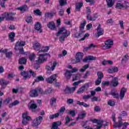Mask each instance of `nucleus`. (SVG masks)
<instances>
[{"instance_id": "6", "label": "nucleus", "mask_w": 129, "mask_h": 129, "mask_svg": "<svg viewBox=\"0 0 129 129\" xmlns=\"http://www.w3.org/2000/svg\"><path fill=\"white\" fill-rule=\"evenodd\" d=\"M90 84L89 83H87L81 86L78 90L77 93L78 94H82V93H84V91L85 90H88V88H89Z\"/></svg>"}, {"instance_id": "21", "label": "nucleus", "mask_w": 129, "mask_h": 129, "mask_svg": "<svg viewBox=\"0 0 129 129\" xmlns=\"http://www.w3.org/2000/svg\"><path fill=\"white\" fill-rule=\"evenodd\" d=\"M96 60V57H94L92 55H89L88 56H86L83 60V62H84V63H86L87 61H93Z\"/></svg>"}, {"instance_id": "2", "label": "nucleus", "mask_w": 129, "mask_h": 129, "mask_svg": "<svg viewBox=\"0 0 129 129\" xmlns=\"http://www.w3.org/2000/svg\"><path fill=\"white\" fill-rule=\"evenodd\" d=\"M25 45H26V42L25 41H18L15 45V50L16 51H19V54L27 55V53L28 52H25V51H24V46Z\"/></svg>"}, {"instance_id": "16", "label": "nucleus", "mask_w": 129, "mask_h": 129, "mask_svg": "<svg viewBox=\"0 0 129 129\" xmlns=\"http://www.w3.org/2000/svg\"><path fill=\"white\" fill-rule=\"evenodd\" d=\"M83 59V53L78 52L76 55V63H79Z\"/></svg>"}, {"instance_id": "5", "label": "nucleus", "mask_w": 129, "mask_h": 129, "mask_svg": "<svg viewBox=\"0 0 129 129\" xmlns=\"http://www.w3.org/2000/svg\"><path fill=\"white\" fill-rule=\"evenodd\" d=\"M28 113H29L28 112H26L22 114V124H24V125L28 124L29 123V121L32 119L31 116H28Z\"/></svg>"}, {"instance_id": "32", "label": "nucleus", "mask_w": 129, "mask_h": 129, "mask_svg": "<svg viewBox=\"0 0 129 129\" xmlns=\"http://www.w3.org/2000/svg\"><path fill=\"white\" fill-rule=\"evenodd\" d=\"M77 104L80 105L81 106H84V107H89L90 105L87 104V103H84V102H80L79 101H77Z\"/></svg>"}, {"instance_id": "7", "label": "nucleus", "mask_w": 129, "mask_h": 129, "mask_svg": "<svg viewBox=\"0 0 129 129\" xmlns=\"http://www.w3.org/2000/svg\"><path fill=\"white\" fill-rule=\"evenodd\" d=\"M112 79L109 82L110 86H112V87H116L118 85V79L117 77H114L112 76H110Z\"/></svg>"}, {"instance_id": "47", "label": "nucleus", "mask_w": 129, "mask_h": 129, "mask_svg": "<svg viewBox=\"0 0 129 129\" xmlns=\"http://www.w3.org/2000/svg\"><path fill=\"white\" fill-rule=\"evenodd\" d=\"M115 8L118 9L119 10H121V9H123V4L116 3Z\"/></svg>"}, {"instance_id": "17", "label": "nucleus", "mask_w": 129, "mask_h": 129, "mask_svg": "<svg viewBox=\"0 0 129 129\" xmlns=\"http://www.w3.org/2000/svg\"><path fill=\"white\" fill-rule=\"evenodd\" d=\"M15 15H16V13H8L6 17V20H7V21H14V20L16 19V18L14 17Z\"/></svg>"}, {"instance_id": "26", "label": "nucleus", "mask_w": 129, "mask_h": 129, "mask_svg": "<svg viewBox=\"0 0 129 129\" xmlns=\"http://www.w3.org/2000/svg\"><path fill=\"white\" fill-rule=\"evenodd\" d=\"M52 91H53V89L51 87L48 88L44 91L42 89L41 94H50V93H52Z\"/></svg>"}, {"instance_id": "62", "label": "nucleus", "mask_w": 129, "mask_h": 129, "mask_svg": "<svg viewBox=\"0 0 129 129\" xmlns=\"http://www.w3.org/2000/svg\"><path fill=\"white\" fill-rule=\"evenodd\" d=\"M87 16L90 15V14H91V10H90V8L87 7V12H86Z\"/></svg>"}, {"instance_id": "22", "label": "nucleus", "mask_w": 129, "mask_h": 129, "mask_svg": "<svg viewBox=\"0 0 129 129\" xmlns=\"http://www.w3.org/2000/svg\"><path fill=\"white\" fill-rule=\"evenodd\" d=\"M96 19H97V15L96 14H94L93 16H91L90 15L87 16V20H88V21L94 22Z\"/></svg>"}, {"instance_id": "27", "label": "nucleus", "mask_w": 129, "mask_h": 129, "mask_svg": "<svg viewBox=\"0 0 129 129\" xmlns=\"http://www.w3.org/2000/svg\"><path fill=\"white\" fill-rule=\"evenodd\" d=\"M28 9L29 8L27 5H23L19 8H17V10L20 11V12H22V13H24V12H26V11H28Z\"/></svg>"}, {"instance_id": "44", "label": "nucleus", "mask_w": 129, "mask_h": 129, "mask_svg": "<svg viewBox=\"0 0 129 129\" xmlns=\"http://www.w3.org/2000/svg\"><path fill=\"white\" fill-rule=\"evenodd\" d=\"M33 14L35 15V16H42V12L39 9H37L33 11Z\"/></svg>"}, {"instance_id": "42", "label": "nucleus", "mask_w": 129, "mask_h": 129, "mask_svg": "<svg viewBox=\"0 0 129 129\" xmlns=\"http://www.w3.org/2000/svg\"><path fill=\"white\" fill-rule=\"evenodd\" d=\"M19 103H20V102L19 101L16 100L14 102H13L12 104H10L9 106L10 108H11V107H13V106L17 105V104H19Z\"/></svg>"}, {"instance_id": "40", "label": "nucleus", "mask_w": 129, "mask_h": 129, "mask_svg": "<svg viewBox=\"0 0 129 129\" xmlns=\"http://www.w3.org/2000/svg\"><path fill=\"white\" fill-rule=\"evenodd\" d=\"M89 122V123H88ZM89 120H86L83 122V126L85 128H87V127H89Z\"/></svg>"}, {"instance_id": "28", "label": "nucleus", "mask_w": 129, "mask_h": 129, "mask_svg": "<svg viewBox=\"0 0 129 129\" xmlns=\"http://www.w3.org/2000/svg\"><path fill=\"white\" fill-rule=\"evenodd\" d=\"M84 31L81 30L79 32H77L75 34L74 37L75 38H81L84 35Z\"/></svg>"}, {"instance_id": "63", "label": "nucleus", "mask_w": 129, "mask_h": 129, "mask_svg": "<svg viewBox=\"0 0 129 129\" xmlns=\"http://www.w3.org/2000/svg\"><path fill=\"white\" fill-rule=\"evenodd\" d=\"M128 54H125L123 58L122 59V61H125L126 62V61H127V60H128Z\"/></svg>"}, {"instance_id": "41", "label": "nucleus", "mask_w": 129, "mask_h": 129, "mask_svg": "<svg viewBox=\"0 0 129 129\" xmlns=\"http://www.w3.org/2000/svg\"><path fill=\"white\" fill-rule=\"evenodd\" d=\"M27 62V59L25 57H22L20 58L19 60V64H26V62Z\"/></svg>"}, {"instance_id": "31", "label": "nucleus", "mask_w": 129, "mask_h": 129, "mask_svg": "<svg viewBox=\"0 0 129 129\" xmlns=\"http://www.w3.org/2000/svg\"><path fill=\"white\" fill-rule=\"evenodd\" d=\"M72 76V73L71 71L66 70V72L64 73V77L67 78V79H70Z\"/></svg>"}, {"instance_id": "29", "label": "nucleus", "mask_w": 129, "mask_h": 129, "mask_svg": "<svg viewBox=\"0 0 129 129\" xmlns=\"http://www.w3.org/2000/svg\"><path fill=\"white\" fill-rule=\"evenodd\" d=\"M8 84H9V82L4 79L0 80V85L2 86V88H4Z\"/></svg>"}, {"instance_id": "61", "label": "nucleus", "mask_w": 129, "mask_h": 129, "mask_svg": "<svg viewBox=\"0 0 129 129\" xmlns=\"http://www.w3.org/2000/svg\"><path fill=\"white\" fill-rule=\"evenodd\" d=\"M5 54H6L7 58H11V56L13 55V52L10 51L9 52H6Z\"/></svg>"}, {"instance_id": "1", "label": "nucleus", "mask_w": 129, "mask_h": 129, "mask_svg": "<svg viewBox=\"0 0 129 129\" xmlns=\"http://www.w3.org/2000/svg\"><path fill=\"white\" fill-rule=\"evenodd\" d=\"M56 36L57 37L60 36V42H64L65 39L69 36H70V32H68L65 27H61L56 33Z\"/></svg>"}, {"instance_id": "12", "label": "nucleus", "mask_w": 129, "mask_h": 129, "mask_svg": "<svg viewBox=\"0 0 129 129\" xmlns=\"http://www.w3.org/2000/svg\"><path fill=\"white\" fill-rule=\"evenodd\" d=\"M37 107H38V105L34 101V100H32L29 103V108L32 111V112H36V109H37Z\"/></svg>"}, {"instance_id": "55", "label": "nucleus", "mask_w": 129, "mask_h": 129, "mask_svg": "<svg viewBox=\"0 0 129 129\" xmlns=\"http://www.w3.org/2000/svg\"><path fill=\"white\" fill-rule=\"evenodd\" d=\"M26 21L27 22V23H28V24L32 23V22H33L32 16H29L28 17H27V19L26 20Z\"/></svg>"}, {"instance_id": "57", "label": "nucleus", "mask_w": 129, "mask_h": 129, "mask_svg": "<svg viewBox=\"0 0 129 129\" xmlns=\"http://www.w3.org/2000/svg\"><path fill=\"white\" fill-rule=\"evenodd\" d=\"M108 105H110V106H114L115 105V102L114 101H112L111 100H109L108 101Z\"/></svg>"}, {"instance_id": "4", "label": "nucleus", "mask_w": 129, "mask_h": 129, "mask_svg": "<svg viewBox=\"0 0 129 129\" xmlns=\"http://www.w3.org/2000/svg\"><path fill=\"white\" fill-rule=\"evenodd\" d=\"M42 94V89L40 88H36L34 89H32L30 91V96L31 97H37L39 94L38 93Z\"/></svg>"}, {"instance_id": "8", "label": "nucleus", "mask_w": 129, "mask_h": 129, "mask_svg": "<svg viewBox=\"0 0 129 129\" xmlns=\"http://www.w3.org/2000/svg\"><path fill=\"white\" fill-rule=\"evenodd\" d=\"M112 45H113V41L111 39H108L105 41V45L102 47V48L104 50L110 49Z\"/></svg>"}, {"instance_id": "50", "label": "nucleus", "mask_w": 129, "mask_h": 129, "mask_svg": "<svg viewBox=\"0 0 129 129\" xmlns=\"http://www.w3.org/2000/svg\"><path fill=\"white\" fill-rule=\"evenodd\" d=\"M35 58H36V55L34 53H32L29 55V59L30 61H34L35 60Z\"/></svg>"}, {"instance_id": "23", "label": "nucleus", "mask_w": 129, "mask_h": 129, "mask_svg": "<svg viewBox=\"0 0 129 129\" xmlns=\"http://www.w3.org/2000/svg\"><path fill=\"white\" fill-rule=\"evenodd\" d=\"M125 92H126V89L125 88H122L120 92V99L121 100H122L123 99V98L124 97V94H125Z\"/></svg>"}, {"instance_id": "25", "label": "nucleus", "mask_w": 129, "mask_h": 129, "mask_svg": "<svg viewBox=\"0 0 129 129\" xmlns=\"http://www.w3.org/2000/svg\"><path fill=\"white\" fill-rule=\"evenodd\" d=\"M42 25H41V23L39 22H37L35 26V29L36 30V31H38L39 32V33H42Z\"/></svg>"}, {"instance_id": "51", "label": "nucleus", "mask_w": 129, "mask_h": 129, "mask_svg": "<svg viewBox=\"0 0 129 129\" xmlns=\"http://www.w3.org/2000/svg\"><path fill=\"white\" fill-rule=\"evenodd\" d=\"M129 7V3L126 1L124 2V4H123V9H127Z\"/></svg>"}, {"instance_id": "24", "label": "nucleus", "mask_w": 129, "mask_h": 129, "mask_svg": "<svg viewBox=\"0 0 129 129\" xmlns=\"http://www.w3.org/2000/svg\"><path fill=\"white\" fill-rule=\"evenodd\" d=\"M21 74L22 76H23L24 80H27V79L30 78V77H31V75H30L29 72L24 71L21 72Z\"/></svg>"}, {"instance_id": "46", "label": "nucleus", "mask_w": 129, "mask_h": 129, "mask_svg": "<svg viewBox=\"0 0 129 129\" xmlns=\"http://www.w3.org/2000/svg\"><path fill=\"white\" fill-rule=\"evenodd\" d=\"M97 76H98V79H100L101 80L104 77L103 75V73H102V72H98L97 73Z\"/></svg>"}, {"instance_id": "13", "label": "nucleus", "mask_w": 129, "mask_h": 129, "mask_svg": "<svg viewBox=\"0 0 129 129\" xmlns=\"http://www.w3.org/2000/svg\"><path fill=\"white\" fill-rule=\"evenodd\" d=\"M76 88H77L76 86L72 88L67 87L64 90V93L66 94H71V93H73L75 91Z\"/></svg>"}, {"instance_id": "33", "label": "nucleus", "mask_w": 129, "mask_h": 129, "mask_svg": "<svg viewBox=\"0 0 129 129\" xmlns=\"http://www.w3.org/2000/svg\"><path fill=\"white\" fill-rule=\"evenodd\" d=\"M16 36V33L15 32H12L9 34V40L11 42H14L15 41V37Z\"/></svg>"}, {"instance_id": "15", "label": "nucleus", "mask_w": 129, "mask_h": 129, "mask_svg": "<svg viewBox=\"0 0 129 129\" xmlns=\"http://www.w3.org/2000/svg\"><path fill=\"white\" fill-rule=\"evenodd\" d=\"M103 34H104V30H103V29L101 28L100 24H99L97 28V33L96 34V36L98 38V37L103 35Z\"/></svg>"}, {"instance_id": "53", "label": "nucleus", "mask_w": 129, "mask_h": 129, "mask_svg": "<svg viewBox=\"0 0 129 129\" xmlns=\"http://www.w3.org/2000/svg\"><path fill=\"white\" fill-rule=\"evenodd\" d=\"M111 95L113 96L114 98H118V93H115V92H111Z\"/></svg>"}, {"instance_id": "58", "label": "nucleus", "mask_w": 129, "mask_h": 129, "mask_svg": "<svg viewBox=\"0 0 129 129\" xmlns=\"http://www.w3.org/2000/svg\"><path fill=\"white\" fill-rule=\"evenodd\" d=\"M90 97H91V96H90L89 95H84V96H83V99L84 100H85V101H86L87 100V99H89V98H90Z\"/></svg>"}, {"instance_id": "30", "label": "nucleus", "mask_w": 129, "mask_h": 129, "mask_svg": "<svg viewBox=\"0 0 129 129\" xmlns=\"http://www.w3.org/2000/svg\"><path fill=\"white\" fill-rule=\"evenodd\" d=\"M86 116V112L85 111H83L81 114L78 115V116L77 117V119H83L84 117Z\"/></svg>"}, {"instance_id": "54", "label": "nucleus", "mask_w": 129, "mask_h": 129, "mask_svg": "<svg viewBox=\"0 0 129 129\" xmlns=\"http://www.w3.org/2000/svg\"><path fill=\"white\" fill-rule=\"evenodd\" d=\"M69 114H70L71 116L73 117H74L75 115H76V114L75 113V110H71L68 112Z\"/></svg>"}, {"instance_id": "52", "label": "nucleus", "mask_w": 129, "mask_h": 129, "mask_svg": "<svg viewBox=\"0 0 129 129\" xmlns=\"http://www.w3.org/2000/svg\"><path fill=\"white\" fill-rule=\"evenodd\" d=\"M57 99L55 98H52L50 100V105H53L54 103H55Z\"/></svg>"}, {"instance_id": "45", "label": "nucleus", "mask_w": 129, "mask_h": 129, "mask_svg": "<svg viewBox=\"0 0 129 129\" xmlns=\"http://www.w3.org/2000/svg\"><path fill=\"white\" fill-rule=\"evenodd\" d=\"M59 3L61 7H63V6H66V5H67V0H59Z\"/></svg>"}, {"instance_id": "60", "label": "nucleus", "mask_w": 129, "mask_h": 129, "mask_svg": "<svg viewBox=\"0 0 129 129\" xmlns=\"http://www.w3.org/2000/svg\"><path fill=\"white\" fill-rule=\"evenodd\" d=\"M88 37H89V34L88 33H86L83 38H82L80 39V41H84V40H85V39H86V38H88Z\"/></svg>"}, {"instance_id": "14", "label": "nucleus", "mask_w": 129, "mask_h": 129, "mask_svg": "<svg viewBox=\"0 0 129 129\" xmlns=\"http://www.w3.org/2000/svg\"><path fill=\"white\" fill-rule=\"evenodd\" d=\"M97 123L98 126H97L95 129H100L102 125H104V126H106L108 124L107 122L100 120H98Z\"/></svg>"}, {"instance_id": "43", "label": "nucleus", "mask_w": 129, "mask_h": 129, "mask_svg": "<svg viewBox=\"0 0 129 129\" xmlns=\"http://www.w3.org/2000/svg\"><path fill=\"white\" fill-rule=\"evenodd\" d=\"M82 6H83V4L81 3L76 4V11H80V9L82 8Z\"/></svg>"}, {"instance_id": "34", "label": "nucleus", "mask_w": 129, "mask_h": 129, "mask_svg": "<svg viewBox=\"0 0 129 129\" xmlns=\"http://www.w3.org/2000/svg\"><path fill=\"white\" fill-rule=\"evenodd\" d=\"M40 81H44V78H43L42 76L36 77V79L34 80V82L33 83V85H34L35 82H40Z\"/></svg>"}, {"instance_id": "20", "label": "nucleus", "mask_w": 129, "mask_h": 129, "mask_svg": "<svg viewBox=\"0 0 129 129\" xmlns=\"http://www.w3.org/2000/svg\"><path fill=\"white\" fill-rule=\"evenodd\" d=\"M47 27H48L49 29H50V30H52V31H55L56 30L55 23L53 21L49 22L47 25Z\"/></svg>"}, {"instance_id": "36", "label": "nucleus", "mask_w": 129, "mask_h": 129, "mask_svg": "<svg viewBox=\"0 0 129 129\" xmlns=\"http://www.w3.org/2000/svg\"><path fill=\"white\" fill-rule=\"evenodd\" d=\"M49 49V46H42L39 51V53H41V52H48Z\"/></svg>"}, {"instance_id": "11", "label": "nucleus", "mask_w": 129, "mask_h": 129, "mask_svg": "<svg viewBox=\"0 0 129 129\" xmlns=\"http://www.w3.org/2000/svg\"><path fill=\"white\" fill-rule=\"evenodd\" d=\"M43 120V117L39 116L34 119L32 122V125L33 126H38L39 124H41V122Z\"/></svg>"}, {"instance_id": "9", "label": "nucleus", "mask_w": 129, "mask_h": 129, "mask_svg": "<svg viewBox=\"0 0 129 129\" xmlns=\"http://www.w3.org/2000/svg\"><path fill=\"white\" fill-rule=\"evenodd\" d=\"M56 66L57 62L56 61H54L53 63L50 62L48 63V65L46 66V69L47 71H51V70L54 71Z\"/></svg>"}, {"instance_id": "19", "label": "nucleus", "mask_w": 129, "mask_h": 129, "mask_svg": "<svg viewBox=\"0 0 129 129\" xmlns=\"http://www.w3.org/2000/svg\"><path fill=\"white\" fill-rule=\"evenodd\" d=\"M56 77H57V75H53L49 78L46 79V81L48 83H53L56 80Z\"/></svg>"}, {"instance_id": "35", "label": "nucleus", "mask_w": 129, "mask_h": 129, "mask_svg": "<svg viewBox=\"0 0 129 129\" xmlns=\"http://www.w3.org/2000/svg\"><path fill=\"white\" fill-rule=\"evenodd\" d=\"M33 48L35 51H40L41 50V45L39 43H36L33 46Z\"/></svg>"}, {"instance_id": "64", "label": "nucleus", "mask_w": 129, "mask_h": 129, "mask_svg": "<svg viewBox=\"0 0 129 129\" xmlns=\"http://www.w3.org/2000/svg\"><path fill=\"white\" fill-rule=\"evenodd\" d=\"M101 83V80H100L99 79H97V80L95 81V85H99Z\"/></svg>"}, {"instance_id": "59", "label": "nucleus", "mask_w": 129, "mask_h": 129, "mask_svg": "<svg viewBox=\"0 0 129 129\" xmlns=\"http://www.w3.org/2000/svg\"><path fill=\"white\" fill-rule=\"evenodd\" d=\"M58 15L60 17H63L64 16V10L63 9H60L58 11Z\"/></svg>"}, {"instance_id": "48", "label": "nucleus", "mask_w": 129, "mask_h": 129, "mask_svg": "<svg viewBox=\"0 0 129 129\" xmlns=\"http://www.w3.org/2000/svg\"><path fill=\"white\" fill-rule=\"evenodd\" d=\"M65 119H66L65 124H68V123H69V122H70L71 120H73L72 118H71L70 117H69V116H67L65 118Z\"/></svg>"}, {"instance_id": "18", "label": "nucleus", "mask_w": 129, "mask_h": 129, "mask_svg": "<svg viewBox=\"0 0 129 129\" xmlns=\"http://www.w3.org/2000/svg\"><path fill=\"white\" fill-rule=\"evenodd\" d=\"M118 72V68L116 67H111L108 69V73H115Z\"/></svg>"}, {"instance_id": "37", "label": "nucleus", "mask_w": 129, "mask_h": 129, "mask_svg": "<svg viewBox=\"0 0 129 129\" xmlns=\"http://www.w3.org/2000/svg\"><path fill=\"white\" fill-rule=\"evenodd\" d=\"M80 78H81V75L80 74L75 75L73 76V81L78 80V79H80Z\"/></svg>"}, {"instance_id": "39", "label": "nucleus", "mask_w": 129, "mask_h": 129, "mask_svg": "<svg viewBox=\"0 0 129 129\" xmlns=\"http://www.w3.org/2000/svg\"><path fill=\"white\" fill-rule=\"evenodd\" d=\"M106 2L108 8H111V7L114 5V3L113 2H112V0H106Z\"/></svg>"}, {"instance_id": "3", "label": "nucleus", "mask_w": 129, "mask_h": 129, "mask_svg": "<svg viewBox=\"0 0 129 129\" xmlns=\"http://www.w3.org/2000/svg\"><path fill=\"white\" fill-rule=\"evenodd\" d=\"M50 56L49 53H45V54H39V57L38 59L36 60V63L34 64V68L35 70H38L39 68H40V66L39 64H41V63H43L44 61H47V57H45V56Z\"/></svg>"}, {"instance_id": "49", "label": "nucleus", "mask_w": 129, "mask_h": 129, "mask_svg": "<svg viewBox=\"0 0 129 129\" xmlns=\"http://www.w3.org/2000/svg\"><path fill=\"white\" fill-rule=\"evenodd\" d=\"M59 116V113H56L54 114L50 115L49 118L50 119H53V118H56V117H58Z\"/></svg>"}, {"instance_id": "10", "label": "nucleus", "mask_w": 129, "mask_h": 129, "mask_svg": "<svg viewBox=\"0 0 129 129\" xmlns=\"http://www.w3.org/2000/svg\"><path fill=\"white\" fill-rule=\"evenodd\" d=\"M122 124L123 125V128H126V126L128 125V122H124L122 124V121L121 120H119L117 122H115L113 125L114 128H116V127H120Z\"/></svg>"}, {"instance_id": "38", "label": "nucleus", "mask_w": 129, "mask_h": 129, "mask_svg": "<svg viewBox=\"0 0 129 129\" xmlns=\"http://www.w3.org/2000/svg\"><path fill=\"white\" fill-rule=\"evenodd\" d=\"M88 68H89V64H87L84 65L82 69H81L80 70V72H85L86 69H88Z\"/></svg>"}, {"instance_id": "56", "label": "nucleus", "mask_w": 129, "mask_h": 129, "mask_svg": "<svg viewBox=\"0 0 129 129\" xmlns=\"http://www.w3.org/2000/svg\"><path fill=\"white\" fill-rule=\"evenodd\" d=\"M85 25H86V21L84 20L83 23L81 24L80 25V30H83L84 29V27H85Z\"/></svg>"}]
</instances>
